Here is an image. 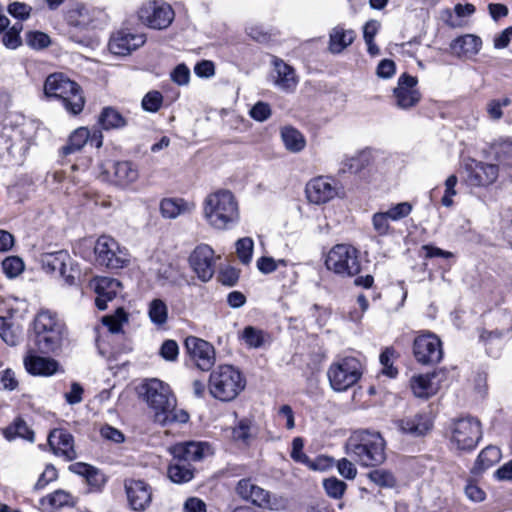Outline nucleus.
Wrapping results in <instances>:
<instances>
[{
    "label": "nucleus",
    "mask_w": 512,
    "mask_h": 512,
    "mask_svg": "<svg viewBox=\"0 0 512 512\" xmlns=\"http://www.w3.org/2000/svg\"><path fill=\"white\" fill-rule=\"evenodd\" d=\"M179 354V347L176 341L166 340L160 348V355L167 361H175Z\"/></svg>",
    "instance_id": "64"
},
{
    "label": "nucleus",
    "mask_w": 512,
    "mask_h": 512,
    "mask_svg": "<svg viewBox=\"0 0 512 512\" xmlns=\"http://www.w3.org/2000/svg\"><path fill=\"white\" fill-rule=\"evenodd\" d=\"M394 355L395 350L390 347H387L380 355V363L383 366L382 373L390 378H394L398 374V370L392 363Z\"/></svg>",
    "instance_id": "55"
},
{
    "label": "nucleus",
    "mask_w": 512,
    "mask_h": 512,
    "mask_svg": "<svg viewBox=\"0 0 512 512\" xmlns=\"http://www.w3.org/2000/svg\"><path fill=\"white\" fill-rule=\"evenodd\" d=\"M89 138L90 131L86 127L77 128L69 136L67 144L62 147V154L66 156L80 151L89 141Z\"/></svg>",
    "instance_id": "41"
},
{
    "label": "nucleus",
    "mask_w": 512,
    "mask_h": 512,
    "mask_svg": "<svg viewBox=\"0 0 512 512\" xmlns=\"http://www.w3.org/2000/svg\"><path fill=\"white\" fill-rule=\"evenodd\" d=\"M413 354L419 363L436 364L443 357L442 342L436 334L424 332L414 339Z\"/></svg>",
    "instance_id": "13"
},
{
    "label": "nucleus",
    "mask_w": 512,
    "mask_h": 512,
    "mask_svg": "<svg viewBox=\"0 0 512 512\" xmlns=\"http://www.w3.org/2000/svg\"><path fill=\"white\" fill-rule=\"evenodd\" d=\"M481 46V38L472 34L460 36L454 39L450 44L452 52L458 57H472L478 54Z\"/></svg>",
    "instance_id": "32"
},
{
    "label": "nucleus",
    "mask_w": 512,
    "mask_h": 512,
    "mask_svg": "<svg viewBox=\"0 0 512 512\" xmlns=\"http://www.w3.org/2000/svg\"><path fill=\"white\" fill-rule=\"evenodd\" d=\"M443 372L413 376L410 381L411 389L418 398H429L436 394L440 388Z\"/></svg>",
    "instance_id": "25"
},
{
    "label": "nucleus",
    "mask_w": 512,
    "mask_h": 512,
    "mask_svg": "<svg viewBox=\"0 0 512 512\" xmlns=\"http://www.w3.org/2000/svg\"><path fill=\"white\" fill-rule=\"evenodd\" d=\"M99 169L103 180L121 188L129 187L139 178L138 167L131 161H117L112 164L110 162L101 163Z\"/></svg>",
    "instance_id": "12"
},
{
    "label": "nucleus",
    "mask_w": 512,
    "mask_h": 512,
    "mask_svg": "<svg viewBox=\"0 0 512 512\" xmlns=\"http://www.w3.org/2000/svg\"><path fill=\"white\" fill-rule=\"evenodd\" d=\"M48 443L53 453L62 456L66 461H72L77 457L74 448V438L65 429H54L49 433Z\"/></svg>",
    "instance_id": "21"
},
{
    "label": "nucleus",
    "mask_w": 512,
    "mask_h": 512,
    "mask_svg": "<svg viewBox=\"0 0 512 512\" xmlns=\"http://www.w3.org/2000/svg\"><path fill=\"white\" fill-rule=\"evenodd\" d=\"M417 83V78L407 73L402 74L398 78L397 87L393 90L398 108L410 109L420 101L421 94L417 89Z\"/></svg>",
    "instance_id": "17"
},
{
    "label": "nucleus",
    "mask_w": 512,
    "mask_h": 512,
    "mask_svg": "<svg viewBox=\"0 0 512 512\" xmlns=\"http://www.w3.org/2000/svg\"><path fill=\"white\" fill-rule=\"evenodd\" d=\"M281 139L285 148L292 153H298L306 146L303 134L292 126H285L281 129Z\"/></svg>",
    "instance_id": "38"
},
{
    "label": "nucleus",
    "mask_w": 512,
    "mask_h": 512,
    "mask_svg": "<svg viewBox=\"0 0 512 512\" xmlns=\"http://www.w3.org/2000/svg\"><path fill=\"white\" fill-rule=\"evenodd\" d=\"M242 339L250 348H259L264 342L263 332L253 326H247L242 333Z\"/></svg>",
    "instance_id": "53"
},
{
    "label": "nucleus",
    "mask_w": 512,
    "mask_h": 512,
    "mask_svg": "<svg viewBox=\"0 0 512 512\" xmlns=\"http://www.w3.org/2000/svg\"><path fill=\"white\" fill-rule=\"evenodd\" d=\"M64 19L69 26L83 31L100 27L106 21V14L100 8L75 2L66 9Z\"/></svg>",
    "instance_id": "10"
},
{
    "label": "nucleus",
    "mask_w": 512,
    "mask_h": 512,
    "mask_svg": "<svg viewBox=\"0 0 512 512\" xmlns=\"http://www.w3.org/2000/svg\"><path fill=\"white\" fill-rule=\"evenodd\" d=\"M189 264L198 279L209 281L215 272L214 250L207 244L198 245L189 256Z\"/></svg>",
    "instance_id": "15"
},
{
    "label": "nucleus",
    "mask_w": 512,
    "mask_h": 512,
    "mask_svg": "<svg viewBox=\"0 0 512 512\" xmlns=\"http://www.w3.org/2000/svg\"><path fill=\"white\" fill-rule=\"evenodd\" d=\"M94 253L96 263L111 270L122 269L130 262L127 249L110 236L102 235L97 239Z\"/></svg>",
    "instance_id": "7"
},
{
    "label": "nucleus",
    "mask_w": 512,
    "mask_h": 512,
    "mask_svg": "<svg viewBox=\"0 0 512 512\" xmlns=\"http://www.w3.org/2000/svg\"><path fill=\"white\" fill-rule=\"evenodd\" d=\"M139 393L148 406L154 410V415L176 406V398L170 386L157 378L145 380L140 385Z\"/></svg>",
    "instance_id": "9"
},
{
    "label": "nucleus",
    "mask_w": 512,
    "mask_h": 512,
    "mask_svg": "<svg viewBox=\"0 0 512 512\" xmlns=\"http://www.w3.org/2000/svg\"><path fill=\"white\" fill-rule=\"evenodd\" d=\"M345 450L351 459L366 467L379 466L386 459V442L379 432L354 431L346 441Z\"/></svg>",
    "instance_id": "1"
},
{
    "label": "nucleus",
    "mask_w": 512,
    "mask_h": 512,
    "mask_svg": "<svg viewBox=\"0 0 512 512\" xmlns=\"http://www.w3.org/2000/svg\"><path fill=\"white\" fill-rule=\"evenodd\" d=\"M236 493L241 499L251 502L259 508L269 510L278 509L276 498L268 490L252 482L250 478H243L238 481Z\"/></svg>",
    "instance_id": "14"
},
{
    "label": "nucleus",
    "mask_w": 512,
    "mask_h": 512,
    "mask_svg": "<svg viewBox=\"0 0 512 512\" xmlns=\"http://www.w3.org/2000/svg\"><path fill=\"white\" fill-rule=\"evenodd\" d=\"M21 329L19 326L7 321L6 318L0 316V337L10 346H15L21 338Z\"/></svg>",
    "instance_id": "46"
},
{
    "label": "nucleus",
    "mask_w": 512,
    "mask_h": 512,
    "mask_svg": "<svg viewBox=\"0 0 512 512\" xmlns=\"http://www.w3.org/2000/svg\"><path fill=\"white\" fill-rule=\"evenodd\" d=\"M125 491L132 510L142 512L152 501L151 487L143 480L128 479L125 481Z\"/></svg>",
    "instance_id": "19"
},
{
    "label": "nucleus",
    "mask_w": 512,
    "mask_h": 512,
    "mask_svg": "<svg viewBox=\"0 0 512 512\" xmlns=\"http://www.w3.org/2000/svg\"><path fill=\"white\" fill-rule=\"evenodd\" d=\"M40 504L45 507L47 512H56V510L65 506H74L75 500L70 493L60 489L46 497H43L40 500Z\"/></svg>",
    "instance_id": "35"
},
{
    "label": "nucleus",
    "mask_w": 512,
    "mask_h": 512,
    "mask_svg": "<svg viewBox=\"0 0 512 512\" xmlns=\"http://www.w3.org/2000/svg\"><path fill=\"white\" fill-rule=\"evenodd\" d=\"M245 385L246 380L238 369L221 365L210 374L208 387L212 397L228 402L234 400Z\"/></svg>",
    "instance_id": "4"
},
{
    "label": "nucleus",
    "mask_w": 512,
    "mask_h": 512,
    "mask_svg": "<svg viewBox=\"0 0 512 512\" xmlns=\"http://www.w3.org/2000/svg\"><path fill=\"white\" fill-rule=\"evenodd\" d=\"M41 262L44 269L52 273L58 272L67 284L73 285L75 283L76 277L73 274H66V268L71 262L67 251L60 250L55 253L45 254L42 256Z\"/></svg>",
    "instance_id": "26"
},
{
    "label": "nucleus",
    "mask_w": 512,
    "mask_h": 512,
    "mask_svg": "<svg viewBox=\"0 0 512 512\" xmlns=\"http://www.w3.org/2000/svg\"><path fill=\"white\" fill-rule=\"evenodd\" d=\"M367 476L371 482L382 488H392L396 485L393 473L385 469H374Z\"/></svg>",
    "instance_id": "49"
},
{
    "label": "nucleus",
    "mask_w": 512,
    "mask_h": 512,
    "mask_svg": "<svg viewBox=\"0 0 512 512\" xmlns=\"http://www.w3.org/2000/svg\"><path fill=\"white\" fill-rule=\"evenodd\" d=\"M355 32L352 29H345L338 25L329 33L328 50L332 54H339L350 46L355 39Z\"/></svg>",
    "instance_id": "33"
},
{
    "label": "nucleus",
    "mask_w": 512,
    "mask_h": 512,
    "mask_svg": "<svg viewBox=\"0 0 512 512\" xmlns=\"http://www.w3.org/2000/svg\"><path fill=\"white\" fill-rule=\"evenodd\" d=\"M170 452L175 459H178V462H188L189 464L212 453L208 443L195 441L177 443L170 448Z\"/></svg>",
    "instance_id": "20"
},
{
    "label": "nucleus",
    "mask_w": 512,
    "mask_h": 512,
    "mask_svg": "<svg viewBox=\"0 0 512 512\" xmlns=\"http://www.w3.org/2000/svg\"><path fill=\"white\" fill-rule=\"evenodd\" d=\"M128 321V314L122 307H118L114 314L106 315L102 318V323L108 327L111 333H119L122 330L123 323Z\"/></svg>",
    "instance_id": "48"
},
{
    "label": "nucleus",
    "mask_w": 512,
    "mask_h": 512,
    "mask_svg": "<svg viewBox=\"0 0 512 512\" xmlns=\"http://www.w3.org/2000/svg\"><path fill=\"white\" fill-rule=\"evenodd\" d=\"M122 284L119 280L110 277H97L94 279V290L97 294L95 305L99 310H105L107 303L112 301L120 292Z\"/></svg>",
    "instance_id": "24"
},
{
    "label": "nucleus",
    "mask_w": 512,
    "mask_h": 512,
    "mask_svg": "<svg viewBox=\"0 0 512 512\" xmlns=\"http://www.w3.org/2000/svg\"><path fill=\"white\" fill-rule=\"evenodd\" d=\"M194 209V203L183 198H164L160 202V213L167 219H175L180 215L191 213Z\"/></svg>",
    "instance_id": "31"
},
{
    "label": "nucleus",
    "mask_w": 512,
    "mask_h": 512,
    "mask_svg": "<svg viewBox=\"0 0 512 512\" xmlns=\"http://www.w3.org/2000/svg\"><path fill=\"white\" fill-rule=\"evenodd\" d=\"M184 345L200 370L209 371L213 367L215 364V350L209 342L195 336H188Z\"/></svg>",
    "instance_id": "16"
},
{
    "label": "nucleus",
    "mask_w": 512,
    "mask_h": 512,
    "mask_svg": "<svg viewBox=\"0 0 512 512\" xmlns=\"http://www.w3.org/2000/svg\"><path fill=\"white\" fill-rule=\"evenodd\" d=\"M491 151L500 164L508 167L512 166V140L510 138L496 140L491 146Z\"/></svg>",
    "instance_id": "42"
},
{
    "label": "nucleus",
    "mask_w": 512,
    "mask_h": 512,
    "mask_svg": "<svg viewBox=\"0 0 512 512\" xmlns=\"http://www.w3.org/2000/svg\"><path fill=\"white\" fill-rule=\"evenodd\" d=\"M254 243L249 237H244L236 242V252L243 264H249L252 259Z\"/></svg>",
    "instance_id": "52"
},
{
    "label": "nucleus",
    "mask_w": 512,
    "mask_h": 512,
    "mask_svg": "<svg viewBox=\"0 0 512 512\" xmlns=\"http://www.w3.org/2000/svg\"><path fill=\"white\" fill-rule=\"evenodd\" d=\"M148 315L152 323L161 326L167 322L168 308L161 299H154L149 304Z\"/></svg>",
    "instance_id": "47"
},
{
    "label": "nucleus",
    "mask_w": 512,
    "mask_h": 512,
    "mask_svg": "<svg viewBox=\"0 0 512 512\" xmlns=\"http://www.w3.org/2000/svg\"><path fill=\"white\" fill-rule=\"evenodd\" d=\"M305 192L311 203L319 205L332 200L338 193V187L334 179L319 176L306 184Z\"/></svg>",
    "instance_id": "18"
},
{
    "label": "nucleus",
    "mask_w": 512,
    "mask_h": 512,
    "mask_svg": "<svg viewBox=\"0 0 512 512\" xmlns=\"http://www.w3.org/2000/svg\"><path fill=\"white\" fill-rule=\"evenodd\" d=\"M389 217L386 212H377L372 216V225L379 236H385L389 233Z\"/></svg>",
    "instance_id": "59"
},
{
    "label": "nucleus",
    "mask_w": 512,
    "mask_h": 512,
    "mask_svg": "<svg viewBox=\"0 0 512 512\" xmlns=\"http://www.w3.org/2000/svg\"><path fill=\"white\" fill-rule=\"evenodd\" d=\"M501 459V451L496 446L489 445L485 447L478 455L472 473L479 474L492 467Z\"/></svg>",
    "instance_id": "36"
},
{
    "label": "nucleus",
    "mask_w": 512,
    "mask_h": 512,
    "mask_svg": "<svg viewBox=\"0 0 512 512\" xmlns=\"http://www.w3.org/2000/svg\"><path fill=\"white\" fill-rule=\"evenodd\" d=\"M64 335L51 333V335L35 334L34 342L37 351L43 354L56 353L62 346Z\"/></svg>",
    "instance_id": "39"
},
{
    "label": "nucleus",
    "mask_w": 512,
    "mask_h": 512,
    "mask_svg": "<svg viewBox=\"0 0 512 512\" xmlns=\"http://www.w3.org/2000/svg\"><path fill=\"white\" fill-rule=\"evenodd\" d=\"M250 116L259 122L267 120L271 116L269 104L259 101L250 110Z\"/></svg>",
    "instance_id": "63"
},
{
    "label": "nucleus",
    "mask_w": 512,
    "mask_h": 512,
    "mask_svg": "<svg viewBox=\"0 0 512 512\" xmlns=\"http://www.w3.org/2000/svg\"><path fill=\"white\" fill-rule=\"evenodd\" d=\"M2 269L8 278H15L24 270V262L18 256H9L2 262Z\"/></svg>",
    "instance_id": "50"
},
{
    "label": "nucleus",
    "mask_w": 512,
    "mask_h": 512,
    "mask_svg": "<svg viewBox=\"0 0 512 512\" xmlns=\"http://www.w3.org/2000/svg\"><path fill=\"white\" fill-rule=\"evenodd\" d=\"M272 64L274 66V70L271 75L273 84L282 91H294L298 84V79L293 67L277 57L273 58Z\"/></svg>",
    "instance_id": "23"
},
{
    "label": "nucleus",
    "mask_w": 512,
    "mask_h": 512,
    "mask_svg": "<svg viewBox=\"0 0 512 512\" xmlns=\"http://www.w3.org/2000/svg\"><path fill=\"white\" fill-rule=\"evenodd\" d=\"M362 375L361 362L352 356L337 358L327 371L331 388L342 392L355 385Z\"/></svg>",
    "instance_id": "5"
},
{
    "label": "nucleus",
    "mask_w": 512,
    "mask_h": 512,
    "mask_svg": "<svg viewBox=\"0 0 512 512\" xmlns=\"http://www.w3.org/2000/svg\"><path fill=\"white\" fill-rule=\"evenodd\" d=\"M162 102V94L159 91L153 90L143 97L141 105L145 111L155 113L161 108Z\"/></svg>",
    "instance_id": "54"
},
{
    "label": "nucleus",
    "mask_w": 512,
    "mask_h": 512,
    "mask_svg": "<svg viewBox=\"0 0 512 512\" xmlns=\"http://www.w3.org/2000/svg\"><path fill=\"white\" fill-rule=\"evenodd\" d=\"M204 217L215 229L232 228L239 221L238 203L228 190H218L209 194L204 201Z\"/></svg>",
    "instance_id": "2"
},
{
    "label": "nucleus",
    "mask_w": 512,
    "mask_h": 512,
    "mask_svg": "<svg viewBox=\"0 0 512 512\" xmlns=\"http://www.w3.org/2000/svg\"><path fill=\"white\" fill-rule=\"evenodd\" d=\"M7 11L12 17L23 21L30 17L32 8L26 3L15 1L8 5Z\"/></svg>",
    "instance_id": "58"
},
{
    "label": "nucleus",
    "mask_w": 512,
    "mask_h": 512,
    "mask_svg": "<svg viewBox=\"0 0 512 512\" xmlns=\"http://www.w3.org/2000/svg\"><path fill=\"white\" fill-rule=\"evenodd\" d=\"M481 437V423L474 417L459 418L451 425L450 443L459 451L473 450Z\"/></svg>",
    "instance_id": "8"
},
{
    "label": "nucleus",
    "mask_w": 512,
    "mask_h": 512,
    "mask_svg": "<svg viewBox=\"0 0 512 512\" xmlns=\"http://www.w3.org/2000/svg\"><path fill=\"white\" fill-rule=\"evenodd\" d=\"M26 42L34 49H43L49 46L50 37L40 31H31L26 34Z\"/></svg>",
    "instance_id": "56"
},
{
    "label": "nucleus",
    "mask_w": 512,
    "mask_h": 512,
    "mask_svg": "<svg viewBox=\"0 0 512 512\" xmlns=\"http://www.w3.org/2000/svg\"><path fill=\"white\" fill-rule=\"evenodd\" d=\"M194 468L188 462H182L173 457L168 467V477L174 483L181 484L189 482L194 477Z\"/></svg>",
    "instance_id": "37"
},
{
    "label": "nucleus",
    "mask_w": 512,
    "mask_h": 512,
    "mask_svg": "<svg viewBox=\"0 0 512 512\" xmlns=\"http://www.w3.org/2000/svg\"><path fill=\"white\" fill-rule=\"evenodd\" d=\"M325 265L341 277H353L361 271L359 252L348 244L333 246L327 254Z\"/></svg>",
    "instance_id": "6"
},
{
    "label": "nucleus",
    "mask_w": 512,
    "mask_h": 512,
    "mask_svg": "<svg viewBox=\"0 0 512 512\" xmlns=\"http://www.w3.org/2000/svg\"><path fill=\"white\" fill-rule=\"evenodd\" d=\"M511 327L507 329H495L492 331L483 330L480 334V341L485 345L486 352L492 357H498L503 347L505 336L509 333Z\"/></svg>",
    "instance_id": "34"
},
{
    "label": "nucleus",
    "mask_w": 512,
    "mask_h": 512,
    "mask_svg": "<svg viewBox=\"0 0 512 512\" xmlns=\"http://www.w3.org/2000/svg\"><path fill=\"white\" fill-rule=\"evenodd\" d=\"M175 17L172 7L156 0H150L142 4L138 10V19L142 24L157 30L168 28Z\"/></svg>",
    "instance_id": "11"
},
{
    "label": "nucleus",
    "mask_w": 512,
    "mask_h": 512,
    "mask_svg": "<svg viewBox=\"0 0 512 512\" xmlns=\"http://www.w3.org/2000/svg\"><path fill=\"white\" fill-rule=\"evenodd\" d=\"M3 435L9 441L15 439L16 437L26 439L30 442L34 441V432L28 427L27 423L21 418L16 419L13 422V424L6 427L3 430Z\"/></svg>",
    "instance_id": "43"
},
{
    "label": "nucleus",
    "mask_w": 512,
    "mask_h": 512,
    "mask_svg": "<svg viewBox=\"0 0 512 512\" xmlns=\"http://www.w3.org/2000/svg\"><path fill=\"white\" fill-rule=\"evenodd\" d=\"M412 211V205L409 202H401L386 211L390 220L398 221L407 217Z\"/></svg>",
    "instance_id": "61"
},
{
    "label": "nucleus",
    "mask_w": 512,
    "mask_h": 512,
    "mask_svg": "<svg viewBox=\"0 0 512 512\" xmlns=\"http://www.w3.org/2000/svg\"><path fill=\"white\" fill-rule=\"evenodd\" d=\"M98 122L105 130L123 128L127 124L121 113L112 107L103 108L99 115Z\"/></svg>",
    "instance_id": "40"
},
{
    "label": "nucleus",
    "mask_w": 512,
    "mask_h": 512,
    "mask_svg": "<svg viewBox=\"0 0 512 512\" xmlns=\"http://www.w3.org/2000/svg\"><path fill=\"white\" fill-rule=\"evenodd\" d=\"M458 179L456 175H450L445 181V193L442 197L441 203L445 207H451L453 205L452 197L457 194L455 189Z\"/></svg>",
    "instance_id": "60"
},
{
    "label": "nucleus",
    "mask_w": 512,
    "mask_h": 512,
    "mask_svg": "<svg viewBox=\"0 0 512 512\" xmlns=\"http://www.w3.org/2000/svg\"><path fill=\"white\" fill-rule=\"evenodd\" d=\"M240 271L235 267H225L223 268L218 275V281L227 287H233L237 284L239 280Z\"/></svg>",
    "instance_id": "57"
},
{
    "label": "nucleus",
    "mask_w": 512,
    "mask_h": 512,
    "mask_svg": "<svg viewBox=\"0 0 512 512\" xmlns=\"http://www.w3.org/2000/svg\"><path fill=\"white\" fill-rule=\"evenodd\" d=\"M323 487L328 496L334 499H340L343 496L347 485L344 481L339 480L336 477H330L323 481Z\"/></svg>",
    "instance_id": "51"
},
{
    "label": "nucleus",
    "mask_w": 512,
    "mask_h": 512,
    "mask_svg": "<svg viewBox=\"0 0 512 512\" xmlns=\"http://www.w3.org/2000/svg\"><path fill=\"white\" fill-rule=\"evenodd\" d=\"M468 181L473 186H487L496 181L498 177V166L483 162H474L468 167Z\"/></svg>",
    "instance_id": "27"
},
{
    "label": "nucleus",
    "mask_w": 512,
    "mask_h": 512,
    "mask_svg": "<svg viewBox=\"0 0 512 512\" xmlns=\"http://www.w3.org/2000/svg\"><path fill=\"white\" fill-rule=\"evenodd\" d=\"M57 477H58V473H57L56 468L53 465L48 464L45 467L44 471L39 476V478L34 486V489L41 490V489L45 488L50 482L56 480Z\"/></svg>",
    "instance_id": "62"
},
{
    "label": "nucleus",
    "mask_w": 512,
    "mask_h": 512,
    "mask_svg": "<svg viewBox=\"0 0 512 512\" xmlns=\"http://www.w3.org/2000/svg\"><path fill=\"white\" fill-rule=\"evenodd\" d=\"M44 94L47 98L60 100L65 110L72 115L81 113L85 105L80 85L63 73H53L46 78Z\"/></svg>",
    "instance_id": "3"
},
{
    "label": "nucleus",
    "mask_w": 512,
    "mask_h": 512,
    "mask_svg": "<svg viewBox=\"0 0 512 512\" xmlns=\"http://www.w3.org/2000/svg\"><path fill=\"white\" fill-rule=\"evenodd\" d=\"M52 331L65 335V324L55 312L41 310L34 320L35 334L51 335Z\"/></svg>",
    "instance_id": "29"
},
{
    "label": "nucleus",
    "mask_w": 512,
    "mask_h": 512,
    "mask_svg": "<svg viewBox=\"0 0 512 512\" xmlns=\"http://www.w3.org/2000/svg\"><path fill=\"white\" fill-rule=\"evenodd\" d=\"M370 163L369 155L361 152L351 157H346L342 163L340 171L343 173H359Z\"/></svg>",
    "instance_id": "44"
},
{
    "label": "nucleus",
    "mask_w": 512,
    "mask_h": 512,
    "mask_svg": "<svg viewBox=\"0 0 512 512\" xmlns=\"http://www.w3.org/2000/svg\"><path fill=\"white\" fill-rule=\"evenodd\" d=\"M397 427L411 436H423L432 428V420L427 413L404 417L397 421Z\"/></svg>",
    "instance_id": "30"
},
{
    "label": "nucleus",
    "mask_w": 512,
    "mask_h": 512,
    "mask_svg": "<svg viewBox=\"0 0 512 512\" xmlns=\"http://www.w3.org/2000/svg\"><path fill=\"white\" fill-rule=\"evenodd\" d=\"M154 420L163 426L170 423H186L189 420V414L186 411L176 409V406H173L167 411L158 412L154 415Z\"/></svg>",
    "instance_id": "45"
},
{
    "label": "nucleus",
    "mask_w": 512,
    "mask_h": 512,
    "mask_svg": "<svg viewBox=\"0 0 512 512\" xmlns=\"http://www.w3.org/2000/svg\"><path fill=\"white\" fill-rule=\"evenodd\" d=\"M145 43V37L142 34H134L127 31H118L109 41V50L111 53L119 56L130 54Z\"/></svg>",
    "instance_id": "22"
},
{
    "label": "nucleus",
    "mask_w": 512,
    "mask_h": 512,
    "mask_svg": "<svg viewBox=\"0 0 512 512\" xmlns=\"http://www.w3.org/2000/svg\"><path fill=\"white\" fill-rule=\"evenodd\" d=\"M24 366L31 375L51 376L58 371L59 363L52 358L38 356L33 351H29L24 358Z\"/></svg>",
    "instance_id": "28"
}]
</instances>
